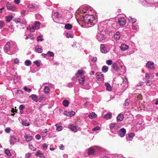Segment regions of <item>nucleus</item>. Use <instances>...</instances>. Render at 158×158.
Returning <instances> with one entry per match:
<instances>
[{
	"label": "nucleus",
	"instance_id": "1",
	"mask_svg": "<svg viewBox=\"0 0 158 158\" xmlns=\"http://www.w3.org/2000/svg\"><path fill=\"white\" fill-rule=\"evenodd\" d=\"M92 10L89 6H83L80 9V11H77L76 15L78 23L84 28H88L94 25L96 23L93 15H90L89 11Z\"/></svg>",
	"mask_w": 158,
	"mask_h": 158
},
{
	"label": "nucleus",
	"instance_id": "2",
	"mask_svg": "<svg viewBox=\"0 0 158 158\" xmlns=\"http://www.w3.org/2000/svg\"><path fill=\"white\" fill-rule=\"evenodd\" d=\"M11 44L9 42H8L5 44L4 48V50L6 53L8 54H11L10 51V48L11 49Z\"/></svg>",
	"mask_w": 158,
	"mask_h": 158
},
{
	"label": "nucleus",
	"instance_id": "3",
	"mask_svg": "<svg viewBox=\"0 0 158 158\" xmlns=\"http://www.w3.org/2000/svg\"><path fill=\"white\" fill-rule=\"evenodd\" d=\"M7 9L8 10L15 11L16 9V7L15 5L7 2L6 4Z\"/></svg>",
	"mask_w": 158,
	"mask_h": 158
},
{
	"label": "nucleus",
	"instance_id": "4",
	"mask_svg": "<svg viewBox=\"0 0 158 158\" xmlns=\"http://www.w3.org/2000/svg\"><path fill=\"white\" fill-rule=\"evenodd\" d=\"M97 78L98 81L101 82H102L104 81V77L103 74L101 73L98 72L96 74Z\"/></svg>",
	"mask_w": 158,
	"mask_h": 158
},
{
	"label": "nucleus",
	"instance_id": "5",
	"mask_svg": "<svg viewBox=\"0 0 158 158\" xmlns=\"http://www.w3.org/2000/svg\"><path fill=\"white\" fill-rule=\"evenodd\" d=\"M146 66L149 69L154 70L155 69L154 63L149 61L147 62Z\"/></svg>",
	"mask_w": 158,
	"mask_h": 158
},
{
	"label": "nucleus",
	"instance_id": "6",
	"mask_svg": "<svg viewBox=\"0 0 158 158\" xmlns=\"http://www.w3.org/2000/svg\"><path fill=\"white\" fill-rule=\"evenodd\" d=\"M95 148L98 149H99L98 147L94 146L91 147L88 149V154L89 155H94L95 152Z\"/></svg>",
	"mask_w": 158,
	"mask_h": 158
},
{
	"label": "nucleus",
	"instance_id": "7",
	"mask_svg": "<svg viewBox=\"0 0 158 158\" xmlns=\"http://www.w3.org/2000/svg\"><path fill=\"white\" fill-rule=\"evenodd\" d=\"M126 133V129L124 128H122L118 131V134L120 137L122 138L124 136Z\"/></svg>",
	"mask_w": 158,
	"mask_h": 158
},
{
	"label": "nucleus",
	"instance_id": "8",
	"mask_svg": "<svg viewBox=\"0 0 158 158\" xmlns=\"http://www.w3.org/2000/svg\"><path fill=\"white\" fill-rule=\"evenodd\" d=\"M110 128L111 130H115L119 128V126L115 123H112L110 124Z\"/></svg>",
	"mask_w": 158,
	"mask_h": 158
},
{
	"label": "nucleus",
	"instance_id": "9",
	"mask_svg": "<svg viewBox=\"0 0 158 158\" xmlns=\"http://www.w3.org/2000/svg\"><path fill=\"white\" fill-rule=\"evenodd\" d=\"M118 23L120 26H124L126 23L125 19L123 17L119 18L118 19Z\"/></svg>",
	"mask_w": 158,
	"mask_h": 158
},
{
	"label": "nucleus",
	"instance_id": "10",
	"mask_svg": "<svg viewBox=\"0 0 158 158\" xmlns=\"http://www.w3.org/2000/svg\"><path fill=\"white\" fill-rule=\"evenodd\" d=\"M97 38L99 41H101L104 40L105 37L103 34L98 33L97 35Z\"/></svg>",
	"mask_w": 158,
	"mask_h": 158
},
{
	"label": "nucleus",
	"instance_id": "11",
	"mask_svg": "<svg viewBox=\"0 0 158 158\" xmlns=\"http://www.w3.org/2000/svg\"><path fill=\"white\" fill-rule=\"evenodd\" d=\"M10 144H14L15 143H16L17 141H19V139H16L14 136H11L10 140Z\"/></svg>",
	"mask_w": 158,
	"mask_h": 158
},
{
	"label": "nucleus",
	"instance_id": "12",
	"mask_svg": "<svg viewBox=\"0 0 158 158\" xmlns=\"http://www.w3.org/2000/svg\"><path fill=\"white\" fill-rule=\"evenodd\" d=\"M134 136L135 134L134 133H130L128 134V136L126 137V140L127 141H131Z\"/></svg>",
	"mask_w": 158,
	"mask_h": 158
},
{
	"label": "nucleus",
	"instance_id": "13",
	"mask_svg": "<svg viewBox=\"0 0 158 158\" xmlns=\"http://www.w3.org/2000/svg\"><path fill=\"white\" fill-rule=\"evenodd\" d=\"M100 50L102 53H106L108 51L105 47L104 44H102L100 45Z\"/></svg>",
	"mask_w": 158,
	"mask_h": 158
},
{
	"label": "nucleus",
	"instance_id": "14",
	"mask_svg": "<svg viewBox=\"0 0 158 158\" xmlns=\"http://www.w3.org/2000/svg\"><path fill=\"white\" fill-rule=\"evenodd\" d=\"M128 48V46L126 44H122L120 47V49L123 51H124L127 50Z\"/></svg>",
	"mask_w": 158,
	"mask_h": 158
},
{
	"label": "nucleus",
	"instance_id": "15",
	"mask_svg": "<svg viewBox=\"0 0 158 158\" xmlns=\"http://www.w3.org/2000/svg\"><path fill=\"white\" fill-rule=\"evenodd\" d=\"M68 127L72 131L75 132H77V127L73 125H70Z\"/></svg>",
	"mask_w": 158,
	"mask_h": 158
},
{
	"label": "nucleus",
	"instance_id": "16",
	"mask_svg": "<svg viewBox=\"0 0 158 158\" xmlns=\"http://www.w3.org/2000/svg\"><path fill=\"white\" fill-rule=\"evenodd\" d=\"M24 137L27 142L30 141L32 139V136L29 134H26Z\"/></svg>",
	"mask_w": 158,
	"mask_h": 158
},
{
	"label": "nucleus",
	"instance_id": "17",
	"mask_svg": "<svg viewBox=\"0 0 158 158\" xmlns=\"http://www.w3.org/2000/svg\"><path fill=\"white\" fill-rule=\"evenodd\" d=\"M97 116V115L94 112H93L89 114L88 117L91 119L95 118Z\"/></svg>",
	"mask_w": 158,
	"mask_h": 158
},
{
	"label": "nucleus",
	"instance_id": "18",
	"mask_svg": "<svg viewBox=\"0 0 158 158\" xmlns=\"http://www.w3.org/2000/svg\"><path fill=\"white\" fill-rule=\"evenodd\" d=\"M30 98L36 102L38 101V97L36 95L32 94L30 96Z\"/></svg>",
	"mask_w": 158,
	"mask_h": 158
},
{
	"label": "nucleus",
	"instance_id": "19",
	"mask_svg": "<svg viewBox=\"0 0 158 158\" xmlns=\"http://www.w3.org/2000/svg\"><path fill=\"white\" fill-rule=\"evenodd\" d=\"M106 87V90L108 91H110L112 90V87L110 84L108 83H106L105 84Z\"/></svg>",
	"mask_w": 158,
	"mask_h": 158
},
{
	"label": "nucleus",
	"instance_id": "20",
	"mask_svg": "<svg viewBox=\"0 0 158 158\" xmlns=\"http://www.w3.org/2000/svg\"><path fill=\"white\" fill-rule=\"evenodd\" d=\"M27 7L29 8H36L37 7L36 5L35 4L29 3L27 5Z\"/></svg>",
	"mask_w": 158,
	"mask_h": 158
},
{
	"label": "nucleus",
	"instance_id": "21",
	"mask_svg": "<svg viewBox=\"0 0 158 158\" xmlns=\"http://www.w3.org/2000/svg\"><path fill=\"white\" fill-rule=\"evenodd\" d=\"M120 34L119 32H117L114 35V38L116 40H118L120 37Z\"/></svg>",
	"mask_w": 158,
	"mask_h": 158
},
{
	"label": "nucleus",
	"instance_id": "22",
	"mask_svg": "<svg viewBox=\"0 0 158 158\" xmlns=\"http://www.w3.org/2000/svg\"><path fill=\"white\" fill-rule=\"evenodd\" d=\"M34 27L36 30H38L40 28V23L39 22L36 21L34 23Z\"/></svg>",
	"mask_w": 158,
	"mask_h": 158
},
{
	"label": "nucleus",
	"instance_id": "23",
	"mask_svg": "<svg viewBox=\"0 0 158 158\" xmlns=\"http://www.w3.org/2000/svg\"><path fill=\"white\" fill-rule=\"evenodd\" d=\"M84 73V71H83L81 70H78L76 74V75L77 77H81L82 76V74H83Z\"/></svg>",
	"mask_w": 158,
	"mask_h": 158
},
{
	"label": "nucleus",
	"instance_id": "24",
	"mask_svg": "<svg viewBox=\"0 0 158 158\" xmlns=\"http://www.w3.org/2000/svg\"><path fill=\"white\" fill-rule=\"evenodd\" d=\"M123 116L122 114H120L117 117V119L118 121L120 122L123 119Z\"/></svg>",
	"mask_w": 158,
	"mask_h": 158
},
{
	"label": "nucleus",
	"instance_id": "25",
	"mask_svg": "<svg viewBox=\"0 0 158 158\" xmlns=\"http://www.w3.org/2000/svg\"><path fill=\"white\" fill-rule=\"evenodd\" d=\"M50 88L48 86H46L45 87L44 89V92L45 94H48L50 92Z\"/></svg>",
	"mask_w": 158,
	"mask_h": 158
},
{
	"label": "nucleus",
	"instance_id": "26",
	"mask_svg": "<svg viewBox=\"0 0 158 158\" xmlns=\"http://www.w3.org/2000/svg\"><path fill=\"white\" fill-rule=\"evenodd\" d=\"M112 116V113H107L104 116V117L106 118V119H108L110 118Z\"/></svg>",
	"mask_w": 158,
	"mask_h": 158
},
{
	"label": "nucleus",
	"instance_id": "27",
	"mask_svg": "<svg viewBox=\"0 0 158 158\" xmlns=\"http://www.w3.org/2000/svg\"><path fill=\"white\" fill-rule=\"evenodd\" d=\"M72 25L70 24H67L65 25L64 27L67 30H70L72 28Z\"/></svg>",
	"mask_w": 158,
	"mask_h": 158
},
{
	"label": "nucleus",
	"instance_id": "28",
	"mask_svg": "<svg viewBox=\"0 0 158 158\" xmlns=\"http://www.w3.org/2000/svg\"><path fill=\"white\" fill-rule=\"evenodd\" d=\"M112 68L115 71H117L118 69V67L117 64L115 63L112 64Z\"/></svg>",
	"mask_w": 158,
	"mask_h": 158
},
{
	"label": "nucleus",
	"instance_id": "29",
	"mask_svg": "<svg viewBox=\"0 0 158 158\" xmlns=\"http://www.w3.org/2000/svg\"><path fill=\"white\" fill-rule=\"evenodd\" d=\"M21 123L23 126L26 127L30 125L29 123L26 120L22 121Z\"/></svg>",
	"mask_w": 158,
	"mask_h": 158
},
{
	"label": "nucleus",
	"instance_id": "30",
	"mask_svg": "<svg viewBox=\"0 0 158 158\" xmlns=\"http://www.w3.org/2000/svg\"><path fill=\"white\" fill-rule=\"evenodd\" d=\"M85 77H80L78 79L79 82L80 84L81 85H83L85 81Z\"/></svg>",
	"mask_w": 158,
	"mask_h": 158
},
{
	"label": "nucleus",
	"instance_id": "31",
	"mask_svg": "<svg viewBox=\"0 0 158 158\" xmlns=\"http://www.w3.org/2000/svg\"><path fill=\"white\" fill-rule=\"evenodd\" d=\"M56 126V130H58V131H60L62 130L63 129V127L61 126H60L59 124L57 123L55 125Z\"/></svg>",
	"mask_w": 158,
	"mask_h": 158
},
{
	"label": "nucleus",
	"instance_id": "32",
	"mask_svg": "<svg viewBox=\"0 0 158 158\" xmlns=\"http://www.w3.org/2000/svg\"><path fill=\"white\" fill-rule=\"evenodd\" d=\"M59 16V13L58 12H54L52 15V17L54 20V19L58 18Z\"/></svg>",
	"mask_w": 158,
	"mask_h": 158
},
{
	"label": "nucleus",
	"instance_id": "33",
	"mask_svg": "<svg viewBox=\"0 0 158 158\" xmlns=\"http://www.w3.org/2000/svg\"><path fill=\"white\" fill-rule=\"evenodd\" d=\"M13 16L12 15L7 16L6 17V22H9L13 19Z\"/></svg>",
	"mask_w": 158,
	"mask_h": 158
},
{
	"label": "nucleus",
	"instance_id": "34",
	"mask_svg": "<svg viewBox=\"0 0 158 158\" xmlns=\"http://www.w3.org/2000/svg\"><path fill=\"white\" fill-rule=\"evenodd\" d=\"M108 68L109 67L108 66L105 65L103 66L102 68V71L103 72L106 73L108 71Z\"/></svg>",
	"mask_w": 158,
	"mask_h": 158
},
{
	"label": "nucleus",
	"instance_id": "35",
	"mask_svg": "<svg viewBox=\"0 0 158 158\" xmlns=\"http://www.w3.org/2000/svg\"><path fill=\"white\" fill-rule=\"evenodd\" d=\"M128 20L130 22L133 23L136 21V19L135 18H132L130 16L128 18Z\"/></svg>",
	"mask_w": 158,
	"mask_h": 158
},
{
	"label": "nucleus",
	"instance_id": "36",
	"mask_svg": "<svg viewBox=\"0 0 158 158\" xmlns=\"http://www.w3.org/2000/svg\"><path fill=\"white\" fill-rule=\"evenodd\" d=\"M62 103L64 106L67 107L68 106L69 102L67 100H64L63 101Z\"/></svg>",
	"mask_w": 158,
	"mask_h": 158
},
{
	"label": "nucleus",
	"instance_id": "37",
	"mask_svg": "<svg viewBox=\"0 0 158 158\" xmlns=\"http://www.w3.org/2000/svg\"><path fill=\"white\" fill-rule=\"evenodd\" d=\"M35 18L37 19L43 20V18L42 16L39 14H36L35 15Z\"/></svg>",
	"mask_w": 158,
	"mask_h": 158
},
{
	"label": "nucleus",
	"instance_id": "38",
	"mask_svg": "<svg viewBox=\"0 0 158 158\" xmlns=\"http://www.w3.org/2000/svg\"><path fill=\"white\" fill-rule=\"evenodd\" d=\"M104 29V27L103 26H101V25H98V30L99 32H101L102 31H103Z\"/></svg>",
	"mask_w": 158,
	"mask_h": 158
},
{
	"label": "nucleus",
	"instance_id": "39",
	"mask_svg": "<svg viewBox=\"0 0 158 158\" xmlns=\"http://www.w3.org/2000/svg\"><path fill=\"white\" fill-rule=\"evenodd\" d=\"M35 51L37 52L41 53L42 52L43 49L42 48H38L37 46H36L35 48Z\"/></svg>",
	"mask_w": 158,
	"mask_h": 158
},
{
	"label": "nucleus",
	"instance_id": "40",
	"mask_svg": "<svg viewBox=\"0 0 158 158\" xmlns=\"http://www.w3.org/2000/svg\"><path fill=\"white\" fill-rule=\"evenodd\" d=\"M35 28L34 27H27V30L30 31L31 32H33L35 31Z\"/></svg>",
	"mask_w": 158,
	"mask_h": 158
},
{
	"label": "nucleus",
	"instance_id": "41",
	"mask_svg": "<svg viewBox=\"0 0 158 158\" xmlns=\"http://www.w3.org/2000/svg\"><path fill=\"white\" fill-rule=\"evenodd\" d=\"M31 61L28 60H26L25 61V64L27 66H29L31 64Z\"/></svg>",
	"mask_w": 158,
	"mask_h": 158
},
{
	"label": "nucleus",
	"instance_id": "42",
	"mask_svg": "<svg viewBox=\"0 0 158 158\" xmlns=\"http://www.w3.org/2000/svg\"><path fill=\"white\" fill-rule=\"evenodd\" d=\"M40 60H37L36 61H34L33 63L35 64L37 67H39L40 66Z\"/></svg>",
	"mask_w": 158,
	"mask_h": 158
},
{
	"label": "nucleus",
	"instance_id": "43",
	"mask_svg": "<svg viewBox=\"0 0 158 158\" xmlns=\"http://www.w3.org/2000/svg\"><path fill=\"white\" fill-rule=\"evenodd\" d=\"M5 154L8 156H11V154L10 153V151L9 150L6 149L5 150Z\"/></svg>",
	"mask_w": 158,
	"mask_h": 158
},
{
	"label": "nucleus",
	"instance_id": "44",
	"mask_svg": "<svg viewBox=\"0 0 158 158\" xmlns=\"http://www.w3.org/2000/svg\"><path fill=\"white\" fill-rule=\"evenodd\" d=\"M129 102L128 101V99H126L125 101V103H124V105L125 108H127V107L129 105Z\"/></svg>",
	"mask_w": 158,
	"mask_h": 158
},
{
	"label": "nucleus",
	"instance_id": "45",
	"mask_svg": "<svg viewBox=\"0 0 158 158\" xmlns=\"http://www.w3.org/2000/svg\"><path fill=\"white\" fill-rule=\"evenodd\" d=\"M66 36L67 38H73V35L72 33H67L66 34Z\"/></svg>",
	"mask_w": 158,
	"mask_h": 158
},
{
	"label": "nucleus",
	"instance_id": "46",
	"mask_svg": "<svg viewBox=\"0 0 158 158\" xmlns=\"http://www.w3.org/2000/svg\"><path fill=\"white\" fill-rule=\"evenodd\" d=\"M47 55L49 56L52 57L54 55V53L50 51L48 52Z\"/></svg>",
	"mask_w": 158,
	"mask_h": 158
},
{
	"label": "nucleus",
	"instance_id": "47",
	"mask_svg": "<svg viewBox=\"0 0 158 158\" xmlns=\"http://www.w3.org/2000/svg\"><path fill=\"white\" fill-rule=\"evenodd\" d=\"M24 89L26 91L30 92L31 91V89H28L27 86H25L24 87Z\"/></svg>",
	"mask_w": 158,
	"mask_h": 158
},
{
	"label": "nucleus",
	"instance_id": "48",
	"mask_svg": "<svg viewBox=\"0 0 158 158\" xmlns=\"http://www.w3.org/2000/svg\"><path fill=\"white\" fill-rule=\"evenodd\" d=\"M43 36L42 35H40L39 36L37 37V41H42L43 40V39L42 38Z\"/></svg>",
	"mask_w": 158,
	"mask_h": 158
},
{
	"label": "nucleus",
	"instance_id": "49",
	"mask_svg": "<svg viewBox=\"0 0 158 158\" xmlns=\"http://www.w3.org/2000/svg\"><path fill=\"white\" fill-rule=\"evenodd\" d=\"M112 61L111 60H106V63L109 65H110L111 64H112Z\"/></svg>",
	"mask_w": 158,
	"mask_h": 158
},
{
	"label": "nucleus",
	"instance_id": "50",
	"mask_svg": "<svg viewBox=\"0 0 158 158\" xmlns=\"http://www.w3.org/2000/svg\"><path fill=\"white\" fill-rule=\"evenodd\" d=\"M5 26L4 22L2 21H0V28L3 27Z\"/></svg>",
	"mask_w": 158,
	"mask_h": 158
},
{
	"label": "nucleus",
	"instance_id": "51",
	"mask_svg": "<svg viewBox=\"0 0 158 158\" xmlns=\"http://www.w3.org/2000/svg\"><path fill=\"white\" fill-rule=\"evenodd\" d=\"M152 81L149 80H148L147 81L146 84L148 86H150L152 85Z\"/></svg>",
	"mask_w": 158,
	"mask_h": 158
},
{
	"label": "nucleus",
	"instance_id": "52",
	"mask_svg": "<svg viewBox=\"0 0 158 158\" xmlns=\"http://www.w3.org/2000/svg\"><path fill=\"white\" fill-rule=\"evenodd\" d=\"M100 129V127L98 126H96L93 128L92 130V131H98Z\"/></svg>",
	"mask_w": 158,
	"mask_h": 158
},
{
	"label": "nucleus",
	"instance_id": "53",
	"mask_svg": "<svg viewBox=\"0 0 158 158\" xmlns=\"http://www.w3.org/2000/svg\"><path fill=\"white\" fill-rule=\"evenodd\" d=\"M31 154L30 153H27L25 156L26 158H29L31 156Z\"/></svg>",
	"mask_w": 158,
	"mask_h": 158
},
{
	"label": "nucleus",
	"instance_id": "54",
	"mask_svg": "<svg viewBox=\"0 0 158 158\" xmlns=\"http://www.w3.org/2000/svg\"><path fill=\"white\" fill-rule=\"evenodd\" d=\"M21 13L22 15H25L27 14V11L24 10H22Z\"/></svg>",
	"mask_w": 158,
	"mask_h": 158
},
{
	"label": "nucleus",
	"instance_id": "55",
	"mask_svg": "<svg viewBox=\"0 0 158 158\" xmlns=\"http://www.w3.org/2000/svg\"><path fill=\"white\" fill-rule=\"evenodd\" d=\"M25 107V106L23 105H21L19 107V110L21 111V110H22Z\"/></svg>",
	"mask_w": 158,
	"mask_h": 158
},
{
	"label": "nucleus",
	"instance_id": "56",
	"mask_svg": "<svg viewBox=\"0 0 158 158\" xmlns=\"http://www.w3.org/2000/svg\"><path fill=\"white\" fill-rule=\"evenodd\" d=\"M150 74L149 73H146L145 75V79L146 80H148L150 78Z\"/></svg>",
	"mask_w": 158,
	"mask_h": 158
},
{
	"label": "nucleus",
	"instance_id": "57",
	"mask_svg": "<svg viewBox=\"0 0 158 158\" xmlns=\"http://www.w3.org/2000/svg\"><path fill=\"white\" fill-rule=\"evenodd\" d=\"M29 147L33 151H35L36 150V149H32L33 148V146L32 144H29Z\"/></svg>",
	"mask_w": 158,
	"mask_h": 158
},
{
	"label": "nucleus",
	"instance_id": "58",
	"mask_svg": "<svg viewBox=\"0 0 158 158\" xmlns=\"http://www.w3.org/2000/svg\"><path fill=\"white\" fill-rule=\"evenodd\" d=\"M10 129L9 127H7L5 129V131L7 133H9L10 132Z\"/></svg>",
	"mask_w": 158,
	"mask_h": 158
},
{
	"label": "nucleus",
	"instance_id": "59",
	"mask_svg": "<svg viewBox=\"0 0 158 158\" xmlns=\"http://www.w3.org/2000/svg\"><path fill=\"white\" fill-rule=\"evenodd\" d=\"M75 113L73 111H71L69 112V116H73L75 115Z\"/></svg>",
	"mask_w": 158,
	"mask_h": 158
},
{
	"label": "nucleus",
	"instance_id": "60",
	"mask_svg": "<svg viewBox=\"0 0 158 158\" xmlns=\"http://www.w3.org/2000/svg\"><path fill=\"white\" fill-rule=\"evenodd\" d=\"M35 138L39 140L40 139L41 136L40 135L37 134L35 135Z\"/></svg>",
	"mask_w": 158,
	"mask_h": 158
},
{
	"label": "nucleus",
	"instance_id": "61",
	"mask_svg": "<svg viewBox=\"0 0 158 158\" xmlns=\"http://www.w3.org/2000/svg\"><path fill=\"white\" fill-rule=\"evenodd\" d=\"M43 147L44 149H46L48 147V145H47L46 143H44L43 145Z\"/></svg>",
	"mask_w": 158,
	"mask_h": 158
},
{
	"label": "nucleus",
	"instance_id": "62",
	"mask_svg": "<svg viewBox=\"0 0 158 158\" xmlns=\"http://www.w3.org/2000/svg\"><path fill=\"white\" fill-rule=\"evenodd\" d=\"M14 2L16 4H18L20 2V0H14Z\"/></svg>",
	"mask_w": 158,
	"mask_h": 158
},
{
	"label": "nucleus",
	"instance_id": "63",
	"mask_svg": "<svg viewBox=\"0 0 158 158\" xmlns=\"http://www.w3.org/2000/svg\"><path fill=\"white\" fill-rule=\"evenodd\" d=\"M91 61L94 62H96L97 60V58L96 57H93L91 59Z\"/></svg>",
	"mask_w": 158,
	"mask_h": 158
},
{
	"label": "nucleus",
	"instance_id": "64",
	"mask_svg": "<svg viewBox=\"0 0 158 158\" xmlns=\"http://www.w3.org/2000/svg\"><path fill=\"white\" fill-rule=\"evenodd\" d=\"M132 28L133 30H137L138 29V27L133 25H132Z\"/></svg>",
	"mask_w": 158,
	"mask_h": 158
}]
</instances>
